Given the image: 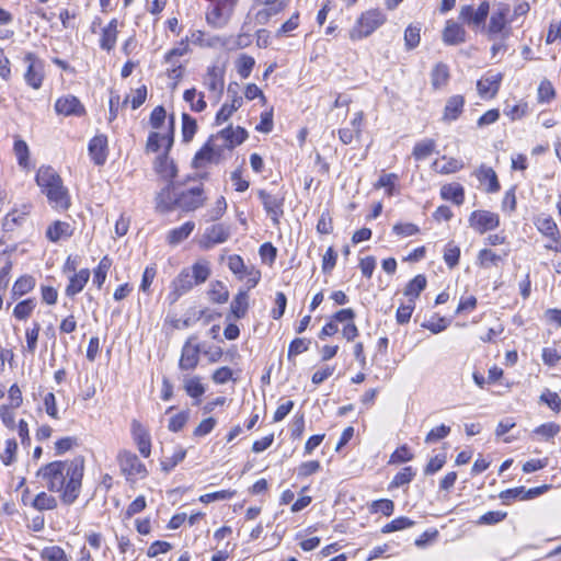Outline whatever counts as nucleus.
Listing matches in <instances>:
<instances>
[{
	"instance_id": "1",
	"label": "nucleus",
	"mask_w": 561,
	"mask_h": 561,
	"mask_svg": "<svg viewBox=\"0 0 561 561\" xmlns=\"http://www.w3.org/2000/svg\"><path fill=\"white\" fill-rule=\"evenodd\" d=\"M84 474L82 458L53 461L43 466L37 476L41 477L50 492L59 493L66 505H71L79 497Z\"/></svg>"
},
{
	"instance_id": "2",
	"label": "nucleus",
	"mask_w": 561,
	"mask_h": 561,
	"mask_svg": "<svg viewBox=\"0 0 561 561\" xmlns=\"http://www.w3.org/2000/svg\"><path fill=\"white\" fill-rule=\"evenodd\" d=\"M211 275L210 263L205 260L196 261L192 266L184 267L172 279L167 300L174 305L182 296L191 291L195 286L204 284Z\"/></svg>"
},
{
	"instance_id": "3",
	"label": "nucleus",
	"mask_w": 561,
	"mask_h": 561,
	"mask_svg": "<svg viewBox=\"0 0 561 561\" xmlns=\"http://www.w3.org/2000/svg\"><path fill=\"white\" fill-rule=\"evenodd\" d=\"M36 183L47 196L50 206L57 210L70 207V196L59 174L51 167H41L36 173Z\"/></svg>"
},
{
	"instance_id": "4",
	"label": "nucleus",
	"mask_w": 561,
	"mask_h": 561,
	"mask_svg": "<svg viewBox=\"0 0 561 561\" xmlns=\"http://www.w3.org/2000/svg\"><path fill=\"white\" fill-rule=\"evenodd\" d=\"M239 0H211L213 4L205 14L207 24L216 30L224 28L230 22Z\"/></svg>"
},
{
	"instance_id": "5",
	"label": "nucleus",
	"mask_w": 561,
	"mask_h": 561,
	"mask_svg": "<svg viewBox=\"0 0 561 561\" xmlns=\"http://www.w3.org/2000/svg\"><path fill=\"white\" fill-rule=\"evenodd\" d=\"M387 18L383 12L378 9H373L364 12L357 20L356 25L352 28L350 37L353 41H358L373 34L380 27Z\"/></svg>"
},
{
	"instance_id": "6",
	"label": "nucleus",
	"mask_w": 561,
	"mask_h": 561,
	"mask_svg": "<svg viewBox=\"0 0 561 561\" xmlns=\"http://www.w3.org/2000/svg\"><path fill=\"white\" fill-rule=\"evenodd\" d=\"M511 9L506 3H499L493 10L489 24L484 31L490 39H495L497 36L503 39H507L512 33V28L508 26L510 22L507 15Z\"/></svg>"
},
{
	"instance_id": "7",
	"label": "nucleus",
	"mask_w": 561,
	"mask_h": 561,
	"mask_svg": "<svg viewBox=\"0 0 561 561\" xmlns=\"http://www.w3.org/2000/svg\"><path fill=\"white\" fill-rule=\"evenodd\" d=\"M117 462L122 473L129 481L144 479L147 476L146 466L139 460L136 454L129 450L119 451Z\"/></svg>"
},
{
	"instance_id": "8",
	"label": "nucleus",
	"mask_w": 561,
	"mask_h": 561,
	"mask_svg": "<svg viewBox=\"0 0 561 561\" xmlns=\"http://www.w3.org/2000/svg\"><path fill=\"white\" fill-rule=\"evenodd\" d=\"M490 12L489 1H482L477 9L472 5H462L458 19L473 30L485 28V21Z\"/></svg>"
},
{
	"instance_id": "9",
	"label": "nucleus",
	"mask_w": 561,
	"mask_h": 561,
	"mask_svg": "<svg viewBox=\"0 0 561 561\" xmlns=\"http://www.w3.org/2000/svg\"><path fill=\"white\" fill-rule=\"evenodd\" d=\"M24 62L27 64L25 82L35 90L39 89L44 80V62L34 53L25 54Z\"/></svg>"
},
{
	"instance_id": "10",
	"label": "nucleus",
	"mask_w": 561,
	"mask_h": 561,
	"mask_svg": "<svg viewBox=\"0 0 561 561\" xmlns=\"http://www.w3.org/2000/svg\"><path fill=\"white\" fill-rule=\"evenodd\" d=\"M257 196L273 225L278 226L279 219L284 215V196L273 195L265 190H259Z\"/></svg>"
},
{
	"instance_id": "11",
	"label": "nucleus",
	"mask_w": 561,
	"mask_h": 561,
	"mask_svg": "<svg viewBox=\"0 0 561 561\" xmlns=\"http://www.w3.org/2000/svg\"><path fill=\"white\" fill-rule=\"evenodd\" d=\"M469 225L482 234L500 226V216L489 210H474L469 217Z\"/></svg>"
},
{
	"instance_id": "12",
	"label": "nucleus",
	"mask_w": 561,
	"mask_h": 561,
	"mask_svg": "<svg viewBox=\"0 0 561 561\" xmlns=\"http://www.w3.org/2000/svg\"><path fill=\"white\" fill-rule=\"evenodd\" d=\"M205 197L201 186L192 187L176 194V208L183 211H193L203 206Z\"/></svg>"
},
{
	"instance_id": "13",
	"label": "nucleus",
	"mask_w": 561,
	"mask_h": 561,
	"mask_svg": "<svg viewBox=\"0 0 561 561\" xmlns=\"http://www.w3.org/2000/svg\"><path fill=\"white\" fill-rule=\"evenodd\" d=\"M248 136L249 134L243 127L238 126L237 128H232V126H228L214 137L216 140H222L219 147H221L224 151L226 149L231 150L236 146L241 145L247 140Z\"/></svg>"
},
{
	"instance_id": "14",
	"label": "nucleus",
	"mask_w": 561,
	"mask_h": 561,
	"mask_svg": "<svg viewBox=\"0 0 561 561\" xmlns=\"http://www.w3.org/2000/svg\"><path fill=\"white\" fill-rule=\"evenodd\" d=\"M215 141V137H210L209 140L196 152L193 159V165L201 168L205 162L218 161L222 154V148L219 147Z\"/></svg>"
},
{
	"instance_id": "15",
	"label": "nucleus",
	"mask_w": 561,
	"mask_h": 561,
	"mask_svg": "<svg viewBox=\"0 0 561 561\" xmlns=\"http://www.w3.org/2000/svg\"><path fill=\"white\" fill-rule=\"evenodd\" d=\"M55 111L64 116H82L85 114V108L80 100L75 95H66L59 98L55 103Z\"/></svg>"
},
{
	"instance_id": "16",
	"label": "nucleus",
	"mask_w": 561,
	"mask_h": 561,
	"mask_svg": "<svg viewBox=\"0 0 561 561\" xmlns=\"http://www.w3.org/2000/svg\"><path fill=\"white\" fill-rule=\"evenodd\" d=\"M193 340L194 337H190L182 347L179 360V368L181 370H193L198 365L201 347L198 344H193Z\"/></svg>"
},
{
	"instance_id": "17",
	"label": "nucleus",
	"mask_w": 561,
	"mask_h": 561,
	"mask_svg": "<svg viewBox=\"0 0 561 561\" xmlns=\"http://www.w3.org/2000/svg\"><path fill=\"white\" fill-rule=\"evenodd\" d=\"M230 237V229L224 224H216L208 227L203 236L202 245L210 249L215 244L224 243Z\"/></svg>"
},
{
	"instance_id": "18",
	"label": "nucleus",
	"mask_w": 561,
	"mask_h": 561,
	"mask_svg": "<svg viewBox=\"0 0 561 561\" xmlns=\"http://www.w3.org/2000/svg\"><path fill=\"white\" fill-rule=\"evenodd\" d=\"M178 186L176 182L167 183L156 196L157 210L160 213H170L176 208V194L172 193Z\"/></svg>"
},
{
	"instance_id": "19",
	"label": "nucleus",
	"mask_w": 561,
	"mask_h": 561,
	"mask_svg": "<svg viewBox=\"0 0 561 561\" xmlns=\"http://www.w3.org/2000/svg\"><path fill=\"white\" fill-rule=\"evenodd\" d=\"M89 156L95 165H103L107 159V137L95 135L88 146Z\"/></svg>"
},
{
	"instance_id": "20",
	"label": "nucleus",
	"mask_w": 561,
	"mask_h": 561,
	"mask_svg": "<svg viewBox=\"0 0 561 561\" xmlns=\"http://www.w3.org/2000/svg\"><path fill=\"white\" fill-rule=\"evenodd\" d=\"M131 435L140 455L148 458L151 454V436L148 428L142 423H136Z\"/></svg>"
},
{
	"instance_id": "21",
	"label": "nucleus",
	"mask_w": 561,
	"mask_h": 561,
	"mask_svg": "<svg viewBox=\"0 0 561 561\" xmlns=\"http://www.w3.org/2000/svg\"><path fill=\"white\" fill-rule=\"evenodd\" d=\"M153 169L167 183L175 182L178 168L174 161L169 159V154L162 153L158 156L153 162Z\"/></svg>"
},
{
	"instance_id": "22",
	"label": "nucleus",
	"mask_w": 561,
	"mask_h": 561,
	"mask_svg": "<svg viewBox=\"0 0 561 561\" xmlns=\"http://www.w3.org/2000/svg\"><path fill=\"white\" fill-rule=\"evenodd\" d=\"M467 32L466 30L454 20L446 22L443 31V42L446 45H459L466 42Z\"/></svg>"
},
{
	"instance_id": "23",
	"label": "nucleus",
	"mask_w": 561,
	"mask_h": 561,
	"mask_svg": "<svg viewBox=\"0 0 561 561\" xmlns=\"http://www.w3.org/2000/svg\"><path fill=\"white\" fill-rule=\"evenodd\" d=\"M502 78V73H496L480 79L477 82V89L480 96L484 99L494 98L500 89Z\"/></svg>"
},
{
	"instance_id": "24",
	"label": "nucleus",
	"mask_w": 561,
	"mask_h": 561,
	"mask_svg": "<svg viewBox=\"0 0 561 561\" xmlns=\"http://www.w3.org/2000/svg\"><path fill=\"white\" fill-rule=\"evenodd\" d=\"M204 84L210 92H215L217 98H220L225 84L222 70L216 66L208 67Z\"/></svg>"
},
{
	"instance_id": "25",
	"label": "nucleus",
	"mask_w": 561,
	"mask_h": 561,
	"mask_svg": "<svg viewBox=\"0 0 561 561\" xmlns=\"http://www.w3.org/2000/svg\"><path fill=\"white\" fill-rule=\"evenodd\" d=\"M183 388L186 394L194 400L195 404L201 402V398L206 391L199 376H185L183 379Z\"/></svg>"
},
{
	"instance_id": "26",
	"label": "nucleus",
	"mask_w": 561,
	"mask_h": 561,
	"mask_svg": "<svg viewBox=\"0 0 561 561\" xmlns=\"http://www.w3.org/2000/svg\"><path fill=\"white\" fill-rule=\"evenodd\" d=\"M89 278H90V271L88 268H82L78 273H75L69 278V284L65 290L66 295L68 297H73L77 294H79L84 288Z\"/></svg>"
},
{
	"instance_id": "27",
	"label": "nucleus",
	"mask_w": 561,
	"mask_h": 561,
	"mask_svg": "<svg viewBox=\"0 0 561 561\" xmlns=\"http://www.w3.org/2000/svg\"><path fill=\"white\" fill-rule=\"evenodd\" d=\"M465 105V99L462 95H453L450 96L444 108V121L451 122L456 121L460 114L462 113Z\"/></svg>"
},
{
	"instance_id": "28",
	"label": "nucleus",
	"mask_w": 561,
	"mask_h": 561,
	"mask_svg": "<svg viewBox=\"0 0 561 561\" xmlns=\"http://www.w3.org/2000/svg\"><path fill=\"white\" fill-rule=\"evenodd\" d=\"M249 309V295L248 290H240L231 301L230 312L234 319H242L245 317Z\"/></svg>"
},
{
	"instance_id": "29",
	"label": "nucleus",
	"mask_w": 561,
	"mask_h": 561,
	"mask_svg": "<svg viewBox=\"0 0 561 561\" xmlns=\"http://www.w3.org/2000/svg\"><path fill=\"white\" fill-rule=\"evenodd\" d=\"M443 199L451 201L456 205H461L465 201V188L459 183L443 185L440 188Z\"/></svg>"
},
{
	"instance_id": "30",
	"label": "nucleus",
	"mask_w": 561,
	"mask_h": 561,
	"mask_svg": "<svg viewBox=\"0 0 561 561\" xmlns=\"http://www.w3.org/2000/svg\"><path fill=\"white\" fill-rule=\"evenodd\" d=\"M537 229L552 241L561 239L557 224L551 217H538L535 221Z\"/></svg>"
},
{
	"instance_id": "31",
	"label": "nucleus",
	"mask_w": 561,
	"mask_h": 561,
	"mask_svg": "<svg viewBox=\"0 0 561 561\" xmlns=\"http://www.w3.org/2000/svg\"><path fill=\"white\" fill-rule=\"evenodd\" d=\"M194 228L195 224L193 221H186L182 226L170 230L167 237L169 244L176 245L181 243L188 238Z\"/></svg>"
},
{
	"instance_id": "32",
	"label": "nucleus",
	"mask_w": 561,
	"mask_h": 561,
	"mask_svg": "<svg viewBox=\"0 0 561 561\" xmlns=\"http://www.w3.org/2000/svg\"><path fill=\"white\" fill-rule=\"evenodd\" d=\"M477 178L480 182L488 181L489 186L486 191L489 193H496L500 191V182L495 171L492 168L482 164L477 171Z\"/></svg>"
},
{
	"instance_id": "33",
	"label": "nucleus",
	"mask_w": 561,
	"mask_h": 561,
	"mask_svg": "<svg viewBox=\"0 0 561 561\" xmlns=\"http://www.w3.org/2000/svg\"><path fill=\"white\" fill-rule=\"evenodd\" d=\"M426 284V277L423 274H419L407 284L404 288V295L411 302H414V300L425 289Z\"/></svg>"
},
{
	"instance_id": "34",
	"label": "nucleus",
	"mask_w": 561,
	"mask_h": 561,
	"mask_svg": "<svg viewBox=\"0 0 561 561\" xmlns=\"http://www.w3.org/2000/svg\"><path fill=\"white\" fill-rule=\"evenodd\" d=\"M72 234V231L70 229V225L65 221H55L51 224L46 231V237L51 242H57L61 238H68Z\"/></svg>"
},
{
	"instance_id": "35",
	"label": "nucleus",
	"mask_w": 561,
	"mask_h": 561,
	"mask_svg": "<svg viewBox=\"0 0 561 561\" xmlns=\"http://www.w3.org/2000/svg\"><path fill=\"white\" fill-rule=\"evenodd\" d=\"M449 80V68L444 62L434 66L431 72V82L434 89H440L446 85Z\"/></svg>"
},
{
	"instance_id": "36",
	"label": "nucleus",
	"mask_w": 561,
	"mask_h": 561,
	"mask_svg": "<svg viewBox=\"0 0 561 561\" xmlns=\"http://www.w3.org/2000/svg\"><path fill=\"white\" fill-rule=\"evenodd\" d=\"M204 98V93H197L195 88L187 89L183 93L184 101L190 103L191 110L197 113L203 112L207 107Z\"/></svg>"
},
{
	"instance_id": "37",
	"label": "nucleus",
	"mask_w": 561,
	"mask_h": 561,
	"mask_svg": "<svg viewBox=\"0 0 561 561\" xmlns=\"http://www.w3.org/2000/svg\"><path fill=\"white\" fill-rule=\"evenodd\" d=\"M208 296L215 304H225L229 299V290L222 282L215 280L210 284Z\"/></svg>"
},
{
	"instance_id": "38",
	"label": "nucleus",
	"mask_w": 561,
	"mask_h": 561,
	"mask_svg": "<svg viewBox=\"0 0 561 561\" xmlns=\"http://www.w3.org/2000/svg\"><path fill=\"white\" fill-rule=\"evenodd\" d=\"M35 286V278L30 275H23L18 278L12 287V296L20 297L30 293Z\"/></svg>"
},
{
	"instance_id": "39",
	"label": "nucleus",
	"mask_w": 561,
	"mask_h": 561,
	"mask_svg": "<svg viewBox=\"0 0 561 561\" xmlns=\"http://www.w3.org/2000/svg\"><path fill=\"white\" fill-rule=\"evenodd\" d=\"M111 266L112 260L107 255L103 256L99 262L93 275V284L96 285L98 288L103 286Z\"/></svg>"
},
{
	"instance_id": "40",
	"label": "nucleus",
	"mask_w": 561,
	"mask_h": 561,
	"mask_svg": "<svg viewBox=\"0 0 561 561\" xmlns=\"http://www.w3.org/2000/svg\"><path fill=\"white\" fill-rule=\"evenodd\" d=\"M35 307H36L35 298H27V299L22 300L16 304V306L13 309V316L18 320H25L32 314Z\"/></svg>"
},
{
	"instance_id": "41",
	"label": "nucleus",
	"mask_w": 561,
	"mask_h": 561,
	"mask_svg": "<svg viewBox=\"0 0 561 561\" xmlns=\"http://www.w3.org/2000/svg\"><path fill=\"white\" fill-rule=\"evenodd\" d=\"M197 130V123L194 117L187 113L182 114V140L190 142Z\"/></svg>"
},
{
	"instance_id": "42",
	"label": "nucleus",
	"mask_w": 561,
	"mask_h": 561,
	"mask_svg": "<svg viewBox=\"0 0 561 561\" xmlns=\"http://www.w3.org/2000/svg\"><path fill=\"white\" fill-rule=\"evenodd\" d=\"M434 150L435 141L433 139H425L415 144L412 154L416 160H424L430 157Z\"/></svg>"
},
{
	"instance_id": "43",
	"label": "nucleus",
	"mask_w": 561,
	"mask_h": 561,
	"mask_svg": "<svg viewBox=\"0 0 561 561\" xmlns=\"http://www.w3.org/2000/svg\"><path fill=\"white\" fill-rule=\"evenodd\" d=\"M32 505L38 511H49L57 507V500L46 492H41L35 496Z\"/></svg>"
},
{
	"instance_id": "44",
	"label": "nucleus",
	"mask_w": 561,
	"mask_h": 561,
	"mask_svg": "<svg viewBox=\"0 0 561 561\" xmlns=\"http://www.w3.org/2000/svg\"><path fill=\"white\" fill-rule=\"evenodd\" d=\"M559 431L560 427L556 423H542L533 431V436L537 439H549L557 435Z\"/></svg>"
},
{
	"instance_id": "45",
	"label": "nucleus",
	"mask_w": 561,
	"mask_h": 561,
	"mask_svg": "<svg viewBox=\"0 0 561 561\" xmlns=\"http://www.w3.org/2000/svg\"><path fill=\"white\" fill-rule=\"evenodd\" d=\"M421 27L416 25H409L404 31V45L408 50L416 48L420 44Z\"/></svg>"
},
{
	"instance_id": "46",
	"label": "nucleus",
	"mask_w": 561,
	"mask_h": 561,
	"mask_svg": "<svg viewBox=\"0 0 561 561\" xmlns=\"http://www.w3.org/2000/svg\"><path fill=\"white\" fill-rule=\"evenodd\" d=\"M28 214V211H19V210H12L8 213L3 219V229L7 231H12L14 229V226L21 225L25 216Z\"/></svg>"
},
{
	"instance_id": "47",
	"label": "nucleus",
	"mask_w": 561,
	"mask_h": 561,
	"mask_svg": "<svg viewBox=\"0 0 561 561\" xmlns=\"http://www.w3.org/2000/svg\"><path fill=\"white\" fill-rule=\"evenodd\" d=\"M236 491L233 490H220L211 493H206L199 496V502L208 504L216 501L230 500L234 496Z\"/></svg>"
},
{
	"instance_id": "48",
	"label": "nucleus",
	"mask_w": 561,
	"mask_h": 561,
	"mask_svg": "<svg viewBox=\"0 0 561 561\" xmlns=\"http://www.w3.org/2000/svg\"><path fill=\"white\" fill-rule=\"evenodd\" d=\"M413 525H414L413 520H411L408 517L401 516V517L394 518L390 523L386 524L382 527V533L383 534H389V533H392V531H398V530H402V529L409 528V527H411Z\"/></svg>"
},
{
	"instance_id": "49",
	"label": "nucleus",
	"mask_w": 561,
	"mask_h": 561,
	"mask_svg": "<svg viewBox=\"0 0 561 561\" xmlns=\"http://www.w3.org/2000/svg\"><path fill=\"white\" fill-rule=\"evenodd\" d=\"M415 472L411 467H404L394 476L393 480L390 483V486L399 488L404 484H408L413 480Z\"/></svg>"
},
{
	"instance_id": "50",
	"label": "nucleus",
	"mask_w": 561,
	"mask_h": 561,
	"mask_svg": "<svg viewBox=\"0 0 561 561\" xmlns=\"http://www.w3.org/2000/svg\"><path fill=\"white\" fill-rule=\"evenodd\" d=\"M228 267L233 274L239 275V278H242L244 274H250L243 259L238 254H232L228 257Z\"/></svg>"
},
{
	"instance_id": "51",
	"label": "nucleus",
	"mask_w": 561,
	"mask_h": 561,
	"mask_svg": "<svg viewBox=\"0 0 561 561\" xmlns=\"http://www.w3.org/2000/svg\"><path fill=\"white\" fill-rule=\"evenodd\" d=\"M460 249L453 243H448L444 250V261L449 268H454L459 263Z\"/></svg>"
},
{
	"instance_id": "52",
	"label": "nucleus",
	"mask_w": 561,
	"mask_h": 561,
	"mask_svg": "<svg viewBox=\"0 0 561 561\" xmlns=\"http://www.w3.org/2000/svg\"><path fill=\"white\" fill-rule=\"evenodd\" d=\"M255 65V60L253 57L248 55H242L237 65L238 73L242 79H247Z\"/></svg>"
},
{
	"instance_id": "53",
	"label": "nucleus",
	"mask_w": 561,
	"mask_h": 561,
	"mask_svg": "<svg viewBox=\"0 0 561 561\" xmlns=\"http://www.w3.org/2000/svg\"><path fill=\"white\" fill-rule=\"evenodd\" d=\"M211 379L216 385H225L229 380H234L233 370L228 366L219 367L213 373Z\"/></svg>"
},
{
	"instance_id": "54",
	"label": "nucleus",
	"mask_w": 561,
	"mask_h": 561,
	"mask_svg": "<svg viewBox=\"0 0 561 561\" xmlns=\"http://www.w3.org/2000/svg\"><path fill=\"white\" fill-rule=\"evenodd\" d=\"M394 511V504L391 500L381 499L371 503V512L380 513L385 516H390Z\"/></svg>"
},
{
	"instance_id": "55",
	"label": "nucleus",
	"mask_w": 561,
	"mask_h": 561,
	"mask_svg": "<svg viewBox=\"0 0 561 561\" xmlns=\"http://www.w3.org/2000/svg\"><path fill=\"white\" fill-rule=\"evenodd\" d=\"M507 516L506 512L502 511H490L483 514L477 522L479 525H495L505 519Z\"/></svg>"
},
{
	"instance_id": "56",
	"label": "nucleus",
	"mask_w": 561,
	"mask_h": 561,
	"mask_svg": "<svg viewBox=\"0 0 561 561\" xmlns=\"http://www.w3.org/2000/svg\"><path fill=\"white\" fill-rule=\"evenodd\" d=\"M16 449L18 444L14 438L5 440V448L1 454V460L5 466H10L14 461Z\"/></svg>"
},
{
	"instance_id": "57",
	"label": "nucleus",
	"mask_w": 561,
	"mask_h": 561,
	"mask_svg": "<svg viewBox=\"0 0 561 561\" xmlns=\"http://www.w3.org/2000/svg\"><path fill=\"white\" fill-rule=\"evenodd\" d=\"M39 331L41 324L38 322H34L33 328L26 330V348L32 354L36 350Z\"/></svg>"
},
{
	"instance_id": "58",
	"label": "nucleus",
	"mask_w": 561,
	"mask_h": 561,
	"mask_svg": "<svg viewBox=\"0 0 561 561\" xmlns=\"http://www.w3.org/2000/svg\"><path fill=\"white\" fill-rule=\"evenodd\" d=\"M117 41V33L108 31L106 28L102 30L101 38H100V47L103 50L111 51Z\"/></svg>"
},
{
	"instance_id": "59",
	"label": "nucleus",
	"mask_w": 561,
	"mask_h": 561,
	"mask_svg": "<svg viewBox=\"0 0 561 561\" xmlns=\"http://www.w3.org/2000/svg\"><path fill=\"white\" fill-rule=\"evenodd\" d=\"M413 459V454L410 451V449L407 447V445H403L399 448H397L392 455L390 456V463H402L407 462Z\"/></svg>"
},
{
	"instance_id": "60",
	"label": "nucleus",
	"mask_w": 561,
	"mask_h": 561,
	"mask_svg": "<svg viewBox=\"0 0 561 561\" xmlns=\"http://www.w3.org/2000/svg\"><path fill=\"white\" fill-rule=\"evenodd\" d=\"M187 51H188V37H185L184 39H182V41L179 43V46H178V47H174V48L170 49V50L164 55V61H165V62H169V64H172V62H173V57H180V56H183V55H185Z\"/></svg>"
},
{
	"instance_id": "61",
	"label": "nucleus",
	"mask_w": 561,
	"mask_h": 561,
	"mask_svg": "<svg viewBox=\"0 0 561 561\" xmlns=\"http://www.w3.org/2000/svg\"><path fill=\"white\" fill-rule=\"evenodd\" d=\"M479 261L481 266L490 267L491 265H497V262L501 260L500 255L489 249H483L479 252Z\"/></svg>"
},
{
	"instance_id": "62",
	"label": "nucleus",
	"mask_w": 561,
	"mask_h": 561,
	"mask_svg": "<svg viewBox=\"0 0 561 561\" xmlns=\"http://www.w3.org/2000/svg\"><path fill=\"white\" fill-rule=\"evenodd\" d=\"M309 342H307L305 339L297 337L293 340L288 347V359H290L294 356H297L306 351H308Z\"/></svg>"
},
{
	"instance_id": "63",
	"label": "nucleus",
	"mask_w": 561,
	"mask_h": 561,
	"mask_svg": "<svg viewBox=\"0 0 561 561\" xmlns=\"http://www.w3.org/2000/svg\"><path fill=\"white\" fill-rule=\"evenodd\" d=\"M397 179H398V176L394 173L383 174L379 178V180L375 184V187L376 188L386 187L387 194L392 195Z\"/></svg>"
},
{
	"instance_id": "64",
	"label": "nucleus",
	"mask_w": 561,
	"mask_h": 561,
	"mask_svg": "<svg viewBox=\"0 0 561 561\" xmlns=\"http://www.w3.org/2000/svg\"><path fill=\"white\" fill-rule=\"evenodd\" d=\"M414 310V302L409 300V304L401 305L396 313V319L399 324L408 323L411 319L412 312Z\"/></svg>"
}]
</instances>
